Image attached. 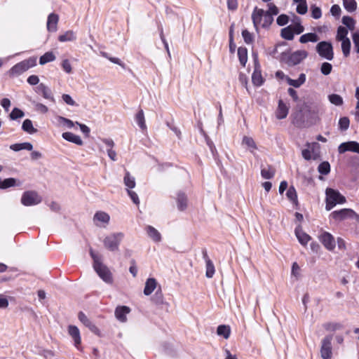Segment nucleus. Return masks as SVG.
I'll use <instances>...</instances> for the list:
<instances>
[{
	"mask_svg": "<svg viewBox=\"0 0 359 359\" xmlns=\"http://www.w3.org/2000/svg\"><path fill=\"white\" fill-rule=\"evenodd\" d=\"M90 255L93 259V268L97 275L106 283L111 284L113 283L112 273L109 268L102 262L100 256L95 254L92 249L90 250Z\"/></svg>",
	"mask_w": 359,
	"mask_h": 359,
	"instance_id": "nucleus-1",
	"label": "nucleus"
},
{
	"mask_svg": "<svg viewBox=\"0 0 359 359\" xmlns=\"http://www.w3.org/2000/svg\"><path fill=\"white\" fill-rule=\"evenodd\" d=\"M252 20L254 27L258 31L259 25L264 28L269 27L273 21V18L269 14H266L263 9L255 7L252 13Z\"/></svg>",
	"mask_w": 359,
	"mask_h": 359,
	"instance_id": "nucleus-2",
	"label": "nucleus"
},
{
	"mask_svg": "<svg viewBox=\"0 0 359 359\" xmlns=\"http://www.w3.org/2000/svg\"><path fill=\"white\" fill-rule=\"evenodd\" d=\"M326 194V205L325 209L330 210L337 204H342L346 202V198L342 196L338 191L331 188H327L325 191Z\"/></svg>",
	"mask_w": 359,
	"mask_h": 359,
	"instance_id": "nucleus-3",
	"label": "nucleus"
},
{
	"mask_svg": "<svg viewBox=\"0 0 359 359\" xmlns=\"http://www.w3.org/2000/svg\"><path fill=\"white\" fill-rule=\"evenodd\" d=\"M123 238L122 233H115L110 234L104 238L103 243L104 247L110 251H116L118 250V246Z\"/></svg>",
	"mask_w": 359,
	"mask_h": 359,
	"instance_id": "nucleus-4",
	"label": "nucleus"
},
{
	"mask_svg": "<svg viewBox=\"0 0 359 359\" xmlns=\"http://www.w3.org/2000/svg\"><path fill=\"white\" fill-rule=\"evenodd\" d=\"M36 65V60L34 57H30L18 62L14 65L11 69L10 73L12 75H20L23 72L28 70L29 68L34 67Z\"/></svg>",
	"mask_w": 359,
	"mask_h": 359,
	"instance_id": "nucleus-5",
	"label": "nucleus"
},
{
	"mask_svg": "<svg viewBox=\"0 0 359 359\" xmlns=\"http://www.w3.org/2000/svg\"><path fill=\"white\" fill-rule=\"evenodd\" d=\"M316 51L321 57L327 60H332L334 58L333 47L330 42H319L316 46Z\"/></svg>",
	"mask_w": 359,
	"mask_h": 359,
	"instance_id": "nucleus-6",
	"label": "nucleus"
},
{
	"mask_svg": "<svg viewBox=\"0 0 359 359\" xmlns=\"http://www.w3.org/2000/svg\"><path fill=\"white\" fill-rule=\"evenodd\" d=\"M41 201V197L35 191H25L21 198V203L25 206L35 205Z\"/></svg>",
	"mask_w": 359,
	"mask_h": 359,
	"instance_id": "nucleus-7",
	"label": "nucleus"
},
{
	"mask_svg": "<svg viewBox=\"0 0 359 359\" xmlns=\"http://www.w3.org/2000/svg\"><path fill=\"white\" fill-rule=\"evenodd\" d=\"M332 336L325 337L321 341L320 356L323 359H331L332 356Z\"/></svg>",
	"mask_w": 359,
	"mask_h": 359,
	"instance_id": "nucleus-8",
	"label": "nucleus"
},
{
	"mask_svg": "<svg viewBox=\"0 0 359 359\" xmlns=\"http://www.w3.org/2000/svg\"><path fill=\"white\" fill-rule=\"evenodd\" d=\"M308 56L306 50H299L291 53L287 60V64L290 66H294L299 64L303 60Z\"/></svg>",
	"mask_w": 359,
	"mask_h": 359,
	"instance_id": "nucleus-9",
	"label": "nucleus"
},
{
	"mask_svg": "<svg viewBox=\"0 0 359 359\" xmlns=\"http://www.w3.org/2000/svg\"><path fill=\"white\" fill-rule=\"evenodd\" d=\"M353 215H354V211L348 208L333 211L330 214V217L337 221H341L348 218H351Z\"/></svg>",
	"mask_w": 359,
	"mask_h": 359,
	"instance_id": "nucleus-10",
	"label": "nucleus"
},
{
	"mask_svg": "<svg viewBox=\"0 0 359 359\" xmlns=\"http://www.w3.org/2000/svg\"><path fill=\"white\" fill-rule=\"evenodd\" d=\"M320 242L328 250H333L335 248V241L332 234L323 232L319 237Z\"/></svg>",
	"mask_w": 359,
	"mask_h": 359,
	"instance_id": "nucleus-11",
	"label": "nucleus"
},
{
	"mask_svg": "<svg viewBox=\"0 0 359 359\" xmlns=\"http://www.w3.org/2000/svg\"><path fill=\"white\" fill-rule=\"evenodd\" d=\"M348 151L359 154V143L354 141L343 142L338 147L339 154H343Z\"/></svg>",
	"mask_w": 359,
	"mask_h": 359,
	"instance_id": "nucleus-12",
	"label": "nucleus"
},
{
	"mask_svg": "<svg viewBox=\"0 0 359 359\" xmlns=\"http://www.w3.org/2000/svg\"><path fill=\"white\" fill-rule=\"evenodd\" d=\"M78 318L85 326L88 327L92 332L95 333L98 336L100 335V330L88 318V317L85 315L83 312L80 311L79 313Z\"/></svg>",
	"mask_w": 359,
	"mask_h": 359,
	"instance_id": "nucleus-13",
	"label": "nucleus"
},
{
	"mask_svg": "<svg viewBox=\"0 0 359 359\" xmlns=\"http://www.w3.org/2000/svg\"><path fill=\"white\" fill-rule=\"evenodd\" d=\"M130 312V307L127 306H118L114 311L115 317L121 323L127 321V314Z\"/></svg>",
	"mask_w": 359,
	"mask_h": 359,
	"instance_id": "nucleus-14",
	"label": "nucleus"
},
{
	"mask_svg": "<svg viewBox=\"0 0 359 359\" xmlns=\"http://www.w3.org/2000/svg\"><path fill=\"white\" fill-rule=\"evenodd\" d=\"M36 93L41 95L45 99L50 100L52 102H55V99L53 96L50 88L43 83L39 84L35 89Z\"/></svg>",
	"mask_w": 359,
	"mask_h": 359,
	"instance_id": "nucleus-15",
	"label": "nucleus"
},
{
	"mask_svg": "<svg viewBox=\"0 0 359 359\" xmlns=\"http://www.w3.org/2000/svg\"><path fill=\"white\" fill-rule=\"evenodd\" d=\"M59 20V16L58 15L55 13H50L48 16L47 20V29L49 32H56L57 31V25Z\"/></svg>",
	"mask_w": 359,
	"mask_h": 359,
	"instance_id": "nucleus-16",
	"label": "nucleus"
},
{
	"mask_svg": "<svg viewBox=\"0 0 359 359\" xmlns=\"http://www.w3.org/2000/svg\"><path fill=\"white\" fill-rule=\"evenodd\" d=\"M68 333L72 337L76 347L81 344V336L79 328L75 325L68 326Z\"/></svg>",
	"mask_w": 359,
	"mask_h": 359,
	"instance_id": "nucleus-17",
	"label": "nucleus"
},
{
	"mask_svg": "<svg viewBox=\"0 0 359 359\" xmlns=\"http://www.w3.org/2000/svg\"><path fill=\"white\" fill-rule=\"evenodd\" d=\"M62 137L67 141L74 143L77 145L81 146L83 144V140L81 137L70 132L63 133Z\"/></svg>",
	"mask_w": 359,
	"mask_h": 359,
	"instance_id": "nucleus-18",
	"label": "nucleus"
},
{
	"mask_svg": "<svg viewBox=\"0 0 359 359\" xmlns=\"http://www.w3.org/2000/svg\"><path fill=\"white\" fill-rule=\"evenodd\" d=\"M289 109L282 100L278 102V109L276 110V117L278 119H283L288 114Z\"/></svg>",
	"mask_w": 359,
	"mask_h": 359,
	"instance_id": "nucleus-19",
	"label": "nucleus"
},
{
	"mask_svg": "<svg viewBox=\"0 0 359 359\" xmlns=\"http://www.w3.org/2000/svg\"><path fill=\"white\" fill-rule=\"evenodd\" d=\"M21 182L15 178H7L1 181L0 180V189H5L15 186H20Z\"/></svg>",
	"mask_w": 359,
	"mask_h": 359,
	"instance_id": "nucleus-20",
	"label": "nucleus"
},
{
	"mask_svg": "<svg viewBox=\"0 0 359 359\" xmlns=\"http://www.w3.org/2000/svg\"><path fill=\"white\" fill-rule=\"evenodd\" d=\"M145 229L149 238H151L154 242L158 243L161 241V233L154 227L149 225L146 227Z\"/></svg>",
	"mask_w": 359,
	"mask_h": 359,
	"instance_id": "nucleus-21",
	"label": "nucleus"
},
{
	"mask_svg": "<svg viewBox=\"0 0 359 359\" xmlns=\"http://www.w3.org/2000/svg\"><path fill=\"white\" fill-rule=\"evenodd\" d=\"M276 169L270 165H267L266 167H262L261 175L264 179H272L274 177Z\"/></svg>",
	"mask_w": 359,
	"mask_h": 359,
	"instance_id": "nucleus-22",
	"label": "nucleus"
},
{
	"mask_svg": "<svg viewBox=\"0 0 359 359\" xmlns=\"http://www.w3.org/2000/svg\"><path fill=\"white\" fill-rule=\"evenodd\" d=\"M177 205L180 211H184L187 208V197L184 193L179 192L177 194Z\"/></svg>",
	"mask_w": 359,
	"mask_h": 359,
	"instance_id": "nucleus-23",
	"label": "nucleus"
},
{
	"mask_svg": "<svg viewBox=\"0 0 359 359\" xmlns=\"http://www.w3.org/2000/svg\"><path fill=\"white\" fill-rule=\"evenodd\" d=\"M295 234L299 243L303 245H306L311 239L310 236L302 231L299 226L295 229Z\"/></svg>",
	"mask_w": 359,
	"mask_h": 359,
	"instance_id": "nucleus-24",
	"label": "nucleus"
},
{
	"mask_svg": "<svg viewBox=\"0 0 359 359\" xmlns=\"http://www.w3.org/2000/svg\"><path fill=\"white\" fill-rule=\"evenodd\" d=\"M156 284L157 283L155 278H148L145 283L144 294L147 296L151 294L156 287Z\"/></svg>",
	"mask_w": 359,
	"mask_h": 359,
	"instance_id": "nucleus-25",
	"label": "nucleus"
},
{
	"mask_svg": "<svg viewBox=\"0 0 359 359\" xmlns=\"http://www.w3.org/2000/svg\"><path fill=\"white\" fill-rule=\"evenodd\" d=\"M318 40L319 37L316 33H307L302 35L299 38V42L302 43L317 42Z\"/></svg>",
	"mask_w": 359,
	"mask_h": 359,
	"instance_id": "nucleus-26",
	"label": "nucleus"
},
{
	"mask_svg": "<svg viewBox=\"0 0 359 359\" xmlns=\"http://www.w3.org/2000/svg\"><path fill=\"white\" fill-rule=\"evenodd\" d=\"M242 144L245 145L252 154L257 149L254 140L251 137L244 136L242 140Z\"/></svg>",
	"mask_w": 359,
	"mask_h": 359,
	"instance_id": "nucleus-27",
	"label": "nucleus"
},
{
	"mask_svg": "<svg viewBox=\"0 0 359 359\" xmlns=\"http://www.w3.org/2000/svg\"><path fill=\"white\" fill-rule=\"evenodd\" d=\"M238 57L241 65L243 67H245V64L248 61L247 48L245 47H239L238 48Z\"/></svg>",
	"mask_w": 359,
	"mask_h": 359,
	"instance_id": "nucleus-28",
	"label": "nucleus"
},
{
	"mask_svg": "<svg viewBox=\"0 0 359 359\" xmlns=\"http://www.w3.org/2000/svg\"><path fill=\"white\" fill-rule=\"evenodd\" d=\"M11 149L18 151L22 149H26L28 151H32L33 146L29 142H23V143H18L11 145L10 147Z\"/></svg>",
	"mask_w": 359,
	"mask_h": 359,
	"instance_id": "nucleus-29",
	"label": "nucleus"
},
{
	"mask_svg": "<svg viewBox=\"0 0 359 359\" xmlns=\"http://www.w3.org/2000/svg\"><path fill=\"white\" fill-rule=\"evenodd\" d=\"M252 81L254 85L257 86H260L264 83V79L262 76L261 72L255 67V69L252 75Z\"/></svg>",
	"mask_w": 359,
	"mask_h": 359,
	"instance_id": "nucleus-30",
	"label": "nucleus"
},
{
	"mask_svg": "<svg viewBox=\"0 0 359 359\" xmlns=\"http://www.w3.org/2000/svg\"><path fill=\"white\" fill-rule=\"evenodd\" d=\"M22 129L29 134H34L37 132V130L34 128L32 121L30 119H25L23 121Z\"/></svg>",
	"mask_w": 359,
	"mask_h": 359,
	"instance_id": "nucleus-31",
	"label": "nucleus"
},
{
	"mask_svg": "<svg viewBox=\"0 0 359 359\" xmlns=\"http://www.w3.org/2000/svg\"><path fill=\"white\" fill-rule=\"evenodd\" d=\"M76 39L75 33L72 30L67 31L65 34H60L58 36V40L61 42L72 41L76 40Z\"/></svg>",
	"mask_w": 359,
	"mask_h": 359,
	"instance_id": "nucleus-32",
	"label": "nucleus"
},
{
	"mask_svg": "<svg viewBox=\"0 0 359 359\" xmlns=\"http://www.w3.org/2000/svg\"><path fill=\"white\" fill-rule=\"evenodd\" d=\"M217 334L224 337V339H228L231 334L230 327L225 325H219L217 329Z\"/></svg>",
	"mask_w": 359,
	"mask_h": 359,
	"instance_id": "nucleus-33",
	"label": "nucleus"
},
{
	"mask_svg": "<svg viewBox=\"0 0 359 359\" xmlns=\"http://www.w3.org/2000/svg\"><path fill=\"white\" fill-rule=\"evenodd\" d=\"M55 56L52 52H47L39 58V64L43 65L48 62L54 61Z\"/></svg>",
	"mask_w": 359,
	"mask_h": 359,
	"instance_id": "nucleus-34",
	"label": "nucleus"
},
{
	"mask_svg": "<svg viewBox=\"0 0 359 359\" xmlns=\"http://www.w3.org/2000/svg\"><path fill=\"white\" fill-rule=\"evenodd\" d=\"M281 36L286 40H292L294 38V32L292 26H288L281 29Z\"/></svg>",
	"mask_w": 359,
	"mask_h": 359,
	"instance_id": "nucleus-35",
	"label": "nucleus"
},
{
	"mask_svg": "<svg viewBox=\"0 0 359 359\" xmlns=\"http://www.w3.org/2000/svg\"><path fill=\"white\" fill-rule=\"evenodd\" d=\"M123 182L128 189H133L135 187V178L128 171H126L124 176Z\"/></svg>",
	"mask_w": 359,
	"mask_h": 359,
	"instance_id": "nucleus-36",
	"label": "nucleus"
},
{
	"mask_svg": "<svg viewBox=\"0 0 359 359\" xmlns=\"http://www.w3.org/2000/svg\"><path fill=\"white\" fill-rule=\"evenodd\" d=\"M343 5L348 12H353L357 8V3L355 0H343Z\"/></svg>",
	"mask_w": 359,
	"mask_h": 359,
	"instance_id": "nucleus-37",
	"label": "nucleus"
},
{
	"mask_svg": "<svg viewBox=\"0 0 359 359\" xmlns=\"http://www.w3.org/2000/svg\"><path fill=\"white\" fill-rule=\"evenodd\" d=\"M109 215L102 211L97 212L94 215V220H97L103 223H108L109 221Z\"/></svg>",
	"mask_w": 359,
	"mask_h": 359,
	"instance_id": "nucleus-38",
	"label": "nucleus"
},
{
	"mask_svg": "<svg viewBox=\"0 0 359 359\" xmlns=\"http://www.w3.org/2000/svg\"><path fill=\"white\" fill-rule=\"evenodd\" d=\"M294 25L292 26V29L294 33L299 34L304 30V27L301 25V20L298 17H295L294 20Z\"/></svg>",
	"mask_w": 359,
	"mask_h": 359,
	"instance_id": "nucleus-39",
	"label": "nucleus"
},
{
	"mask_svg": "<svg viewBox=\"0 0 359 359\" xmlns=\"http://www.w3.org/2000/svg\"><path fill=\"white\" fill-rule=\"evenodd\" d=\"M136 121L138 124V126L140 127L141 129L144 130L146 129V124L144 121V115L143 110L140 109L138 113L136 114L135 117Z\"/></svg>",
	"mask_w": 359,
	"mask_h": 359,
	"instance_id": "nucleus-40",
	"label": "nucleus"
},
{
	"mask_svg": "<svg viewBox=\"0 0 359 359\" xmlns=\"http://www.w3.org/2000/svg\"><path fill=\"white\" fill-rule=\"evenodd\" d=\"M318 172L324 175H327L330 172V165L327 161H323L318 167Z\"/></svg>",
	"mask_w": 359,
	"mask_h": 359,
	"instance_id": "nucleus-41",
	"label": "nucleus"
},
{
	"mask_svg": "<svg viewBox=\"0 0 359 359\" xmlns=\"http://www.w3.org/2000/svg\"><path fill=\"white\" fill-rule=\"evenodd\" d=\"M152 302L156 305H161L163 304V295L161 289H158L155 292L151 298Z\"/></svg>",
	"mask_w": 359,
	"mask_h": 359,
	"instance_id": "nucleus-42",
	"label": "nucleus"
},
{
	"mask_svg": "<svg viewBox=\"0 0 359 359\" xmlns=\"http://www.w3.org/2000/svg\"><path fill=\"white\" fill-rule=\"evenodd\" d=\"M351 41L349 39L341 41V50L345 57H348L350 54Z\"/></svg>",
	"mask_w": 359,
	"mask_h": 359,
	"instance_id": "nucleus-43",
	"label": "nucleus"
},
{
	"mask_svg": "<svg viewBox=\"0 0 359 359\" xmlns=\"http://www.w3.org/2000/svg\"><path fill=\"white\" fill-rule=\"evenodd\" d=\"M286 196L287 198L293 203H297V195L294 187L291 186L287 191Z\"/></svg>",
	"mask_w": 359,
	"mask_h": 359,
	"instance_id": "nucleus-44",
	"label": "nucleus"
},
{
	"mask_svg": "<svg viewBox=\"0 0 359 359\" xmlns=\"http://www.w3.org/2000/svg\"><path fill=\"white\" fill-rule=\"evenodd\" d=\"M348 29L342 26H339L337 29V39L338 41H343L347 38Z\"/></svg>",
	"mask_w": 359,
	"mask_h": 359,
	"instance_id": "nucleus-45",
	"label": "nucleus"
},
{
	"mask_svg": "<svg viewBox=\"0 0 359 359\" xmlns=\"http://www.w3.org/2000/svg\"><path fill=\"white\" fill-rule=\"evenodd\" d=\"M329 100L332 104L336 106H341L343 104L342 97L337 94H332L329 95Z\"/></svg>",
	"mask_w": 359,
	"mask_h": 359,
	"instance_id": "nucleus-46",
	"label": "nucleus"
},
{
	"mask_svg": "<svg viewBox=\"0 0 359 359\" xmlns=\"http://www.w3.org/2000/svg\"><path fill=\"white\" fill-rule=\"evenodd\" d=\"M25 116V113L20 109L15 107L9 115L11 120H16L20 118H22Z\"/></svg>",
	"mask_w": 359,
	"mask_h": 359,
	"instance_id": "nucleus-47",
	"label": "nucleus"
},
{
	"mask_svg": "<svg viewBox=\"0 0 359 359\" xmlns=\"http://www.w3.org/2000/svg\"><path fill=\"white\" fill-rule=\"evenodd\" d=\"M206 264V273L205 276L207 278H212L215 273V266L211 260H208Z\"/></svg>",
	"mask_w": 359,
	"mask_h": 359,
	"instance_id": "nucleus-48",
	"label": "nucleus"
},
{
	"mask_svg": "<svg viewBox=\"0 0 359 359\" xmlns=\"http://www.w3.org/2000/svg\"><path fill=\"white\" fill-rule=\"evenodd\" d=\"M342 23L346 25L350 30H353L354 29L355 21L351 17L344 16L342 18Z\"/></svg>",
	"mask_w": 359,
	"mask_h": 359,
	"instance_id": "nucleus-49",
	"label": "nucleus"
},
{
	"mask_svg": "<svg viewBox=\"0 0 359 359\" xmlns=\"http://www.w3.org/2000/svg\"><path fill=\"white\" fill-rule=\"evenodd\" d=\"M350 124L349 118L346 116L342 117L339 121V129L344 131L346 130Z\"/></svg>",
	"mask_w": 359,
	"mask_h": 359,
	"instance_id": "nucleus-50",
	"label": "nucleus"
},
{
	"mask_svg": "<svg viewBox=\"0 0 359 359\" xmlns=\"http://www.w3.org/2000/svg\"><path fill=\"white\" fill-rule=\"evenodd\" d=\"M57 121L60 124L65 126L68 128H71L74 126V123L72 121L62 116H58Z\"/></svg>",
	"mask_w": 359,
	"mask_h": 359,
	"instance_id": "nucleus-51",
	"label": "nucleus"
},
{
	"mask_svg": "<svg viewBox=\"0 0 359 359\" xmlns=\"http://www.w3.org/2000/svg\"><path fill=\"white\" fill-rule=\"evenodd\" d=\"M332 69V66L329 62H323L320 67V72L324 75H328L331 73Z\"/></svg>",
	"mask_w": 359,
	"mask_h": 359,
	"instance_id": "nucleus-52",
	"label": "nucleus"
},
{
	"mask_svg": "<svg viewBox=\"0 0 359 359\" xmlns=\"http://www.w3.org/2000/svg\"><path fill=\"white\" fill-rule=\"evenodd\" d=\"M242 36L244 39V41L248 44L252 43L254 40L252 34L247 29L243 30Z\"/></svg>",
	"mask_w": 359,
	"mask_h": 359,
	"instance_id": "nucleus-53",
	"label": "nucleus"
},
{
	"mask_svg": "<svg viewBox=\"0 0 359 359\" xmlns=\"http://www.w3.org/2000/svg\"><path fill=\"white\" fill-rule=\"evenodd\" d=\"M311 11L312 18H313L314 19H319L321 18L322 12L321 9L319 7L313 5L311 7Z\"/></svg>",
	"mask_w": 359,
	"mask_h": 359,
	"instance_id": "nucleus-54",
	"label": "nucleus"
},
{
	"mask_svg": "<svg viewBox=\"0 0 359 359\" xmlns=\"http://www.w3.org/2000/svg\"><path fill=\"white\" fill-rule=\"evenodd\" d=\"M308 10L306 1L302 2V4H299L297 6V12L299 14L304 15L306 13Z\"/></svg>",
	"mask_w": 359,
	"mask_h": 359,
	"instance_id": "nucleus-55",
	"label": "nucleus"
},
{
	"mask_svg": "<svg viewBox=\"0 0 359 359\" xmlns=\"http://www.w3.org/2000/svg\"><path fill=\"white\" fill-rule=\"evenodd\" d=\"M268 6H269V10L267 11H266V14H269L272 17H273V15H276L278 14V12H279L278 8L275 4L270 3L268 4Z\"/></svg>",
	"mask_w": 359,
	"mask_h": 359,
	"instance_id": "nucleus-56",
	"label": "nucleus"
},
{
	"mask_svg": "<svg viewBox=\"0 0 359 359\" xmlns=\"http://www.w3.org/2000/svg\"><path fill=\"white\" fill-rule=\"evenodd\" d=\"M289 21V18L287 15L281 14L280 15L276 20V22L279 26H284L287 24Z\"/></svg>",
	"mask_w": 359,
	"mask_h": 359,
	"instance_id": "nucleus-57",
	"label": "nucleus"
},
{
	"mask_svg": "<svg viewBox=\"0 0 359 359\" xmlns=\"http://www.w3.org/2000/svg\"><path fill=\"white\" fill-rule=\"evenodd\" d=\"M62 67L65 72L67 74H70L72 72V65L69 62V61L66 59L64 60L62 62Z\"/></svg>",
	"mask_w": 359,
	"mask_h": 359,
	"instance_id": "nucleus-58",
	"label": "nucleus"
},
{
	"mask_svg": "<svg viewBox=\"0 0 359 359\" xmlns=\"http://www.w3.org/2000/svg\"><path fill=\"white\" fill-rule=\"evenodd\" d=\"M127 191L133 202L135 204L138 205L140 203V200L137 194L135 191L129 190L128 189H127Z\"/></svg>",
	"mask_w": 359,
	"mask_h": 359,
	"instance_id": "nucleus-59",
	"label": "nucleus"
},
{
	"mask_svg": "<svg viewBox=\"0 0 359 359\" xmlns=\"http://www.w3.org/2000/svg\"><path fill=\"white\" fill-rule=\"evenodd\" d=\"M353 41L355 48V50L359 53V30L353 34Z\"/></svg>",
	"mask_w": 359,
	"mask_h": 359,
	"instance_id": "nucleus-60",
	"label": "nucleus"
},
{
	"mask_svg": "<svg viewBox=\"0 0 359 359\" xmlns=\"http://www.w3.org/2000/svg\"><path fill=\"white\" fill-rule=\"evenodd\" d=\"M62 97L63 101L66 104H69L70 106H74V105L76 104L74 100L72 98V97L69 95H68V94H63Z\"/></svg>",
	"mask_w": 359,
	"mask_h": 359,
	"instance_id": "nucleus-61",
	"label": "nucleus"
},
{
	"mask_svg": "<svg viewBox=\"0 0 359 359\" xmlns=\"http://www.w3.org/2000/svg\"><path fill=\"white\" fill-rule=\"evenodd\" d=\"M75 123L79 126L81 132L86 135V137L89 136L90 130L87 126H86L85 124L79 123L77 121Z\"/></svg>",
	"mask_w": 359,
	"mask_h": 359,
	"instance_id": "nucleus-62",
	"label": "nucleus"
},
{
	"mask_svg": "<svg viewBox=\"0 0 359 359\" xmlns=\"http://www.w3.org/2000/svg\"><path fill=\"white\" fill-rule=\"evenodd\" d=\"M330 12L334 16H339L341 13V8L339 6L335 4L331 7Z\"/></svg>",
	"mask_w": 359,
	"mask_h": 359,
	"instance_id": "nucleus-63",
	"label": "nucleus"
},
{
	"mask_svg": "<svg viewBox=\"0 0 359 359\" xmlns=\"http://www.w3.org/2000/svg\"><path fill=\"white\" fill-rule=\"evenodd\" d=\"M39 79L37 76L36 75H32V76H29L27 79V82L30 84V85H36L39 83Z\"/></svg>",
	"mask_w": 359,
	"mask_h": 359,
	"instance_id": "nucleus-64",
	"label": "nucleus"
}]
</instances>
